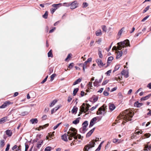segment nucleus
<instances>
[{
  "label": "nucleus",
  "mask_w": 151,
  "mask_h": 151,
  "mask_svg": "<svg viewBox=\"0 0 151 151\" xmlns=\"http://www.w3.org/2000/svg\"><path fill=\"white\" fill-rule=\"evenodd\" d=\"M133 115L134 113L132 111L127 109L121 114L118 117V118L119 117L123 120L122 124H124L127 122L131 120Z\"/></svg>",
  "instance_id": "1"
},
{
  "label": "nucleus",
  "mask_w": 151,
  "mask_h": 151,
  "mask_svg": "<svg viewBox=\"0 0 151 151\" xmlns=\"http://www.w3.org/2000/svg\"><path fill=\"white\" fill-rule=\"evenodd\" d=\"M68 133L70 134L68 137V139L69 140H72L73 138L74 139H77L78 138V139H82L83 137L79 134H77V130L74 128L72 127L70 128L68 132Z\"/></svg>",
  "instance_id": "2"
},
{
  "label": "nucleus",
  "mask_w": 151,
  "mask_h": 151,
  "mask_svg": "<svg viewBox=\"0 0 151 151\" xmlns=\"http://www.w3.org/2000/svg\"><path fill=\"white\" fill-rule=\"evenodd\" d=\"M107 106L105 104H104L102 106L100 107L96 112L97 115H101L105 114L106 113V109Z\"/></svg>",
  "instance_id": "3"
},
{
  "label": "nucleus",
  "mask_w": 151,
  "mask_h": 151,
  "mask_svg": "<svg viewBox=\"0 0 151 151\" xmlns=\"http://www.w3.org/2000/svg\"><path fill=\"white\" fill-rule=\"evenodd\" d=\"M95 144V142H94V140H92L88 145L85 146L83 149L84 151H88L90 148L94 146Z\"/></svg>",
  "instance_id": "4"
},
{
  "label": "nucleus",
  "mask_w": 151,
  "mask_h": 151,
  "mask_svg": "<svg viewBox=\"0 0 151 151\" xmlns=\"http://www.w3.org/2000/svg\"><path fill=\"white\" fill-rule=\"evenodd\" d=\"M118 43H120V47L122 48V47L124 48L130 46L129 41L127 40H125L123 42H118Z\"/></svg>",
  "instance_id": "5"
},
{
  "label": "nucleus",
  "mask_w": 151,
  "mask_h": 151,
  "mask_svg": "<svg viewBox=\"0 0 151 151\" xmlns=\"http://www.w3.org/2000/svg\"><path fill=\"white\" fill-rule=\"evenodd\" d=\"M92 82L90 81L89 82L87 85V89L86 91L87 92H89L92 91L93 90L94 88L92 85Z\"/></svg>",
  "instance_id": "6"
},
{
  "label": "nucleus",
  "mask_w": 151,
  "mask_h": 151,
  "mask_svg": "<svg viewBox=\"0 0 151 151\" xmlns=\"http://www.w3.org/2000/svg\"><path fill=\"white\" fill-rule=\"evenodd\" d=\"M61 4L59 3L58 4H53L52 5V6L53 7V8H52L50 9V12L51 13L53 14L54 12L55 11V10L57 9L58 8V6L59 5H61Z\"/></svg>",
  "instance_id": "7"
},
{
  "label": "nucleus",
  "mask_w": 151,
  "mask_h": 151,
  "mask_svg": "<svg viewBox=\"0 0 151 151\" xmlns=\"http://www.w3.org/2000/svg\"><path fill=\"white\" fill-rule=\"evenodd\" d=\"M96 61L98 66L100 67H103L105 65V64L104 63L102 62V60L100 59H97Z\"/></svg>",
  "instance_id": "8"
},
{
  "label": "nucleus",
  "mask_w": 151,
  "mask_h": 151,
  "mask_svg": "<svg viewBox=\"0 0 151 151\" xmlns=\"http://www.w3.org/2000/svg\"><path fill=\"white\" fill-rule=\"evenodd\" d=\"M78 4L76 1L73 2L70 4V8L71 9H74L77 7Z\"/></svg>",
  "instance_id": "9"
},
{
  "label": "nucleus",
  "mask_w": 151,
  "mask_h": 151,
  "mask_svg": "<svg viewBox=\"0 0 151 151\" xmlns=\"http://www.w3.org/2000/svg\"><path fill=\"white\" fill-rule=\"evenodd\" d=\"M69 134H68V133L67 134H65L62 136L61 138L64 141H68V137L69 136Z\"/></svg>",
  "instance_id": "10"
},
{
  "label": "nucleus",
  "mask_w": 151,
  "mask_h": 151,
  "mask_svg": "<svg viewBox=\"0 0 151 151\" xmlns=\"http://www.w3.org/2000/svg\"><path fill=\"white\" fill-rule=\"evenodd\" d=\"M12 104V103H11V102L9 101H6L5 102L3 105L0 106V108L1 109L4 108L7 106Z\"/></svg>",
  "instance_id": "11"
},
{
  "label": "nucleus",
  "mask_w": 151,
  "mask_h": 151,
  "mask_svg": "<svg viewBox=\"0 0 151 151\" xmlns=\"http://www.w3.org/2000/svg\"><path fill=\"white\" fill-rule=\"evenodd\" d=\"M122 75L124 76L125 77L127 78L129 77V72L128 70H123L121 73Z\"/></svg>",
  "instance_id": "12"
},
{
  "label": "nucleus",
  "mask_w": 151,
  "mask_h": 151,
  "mask_svg": "<svg viewBox=\"0 0 151 151\" xmlns=\"http://www.w3.org/2000/svg\"><path fill=\"white\" fill-rule=\"evenodd\" d=\"M116 58L117 59H119L120 58L122 55V51H116Z\"/></svg>",
  "instance_id": "13"
},
{
  "label": "nucleus",
  "mask_w": 151,
  "mask_h": 151,
  "mask_svg": "<svg viewBox=\"0 0 151 151\" xmlns=\"http://www.w3.org/2000/svg\"><path fill=\"white\" fill-rule=\"evenodd\" d=\"M97 120L96 117H95L93 118L91 120L90 124L89 125L90 127L93 126L94 124L95 123Z\"/></svg>",
  "instance_id": "14"
},
{
  "label": "nucleus",
  "mask_w": 151,
  "mask_h": 151,
  "mask_svg": "<svg viewBox=\"0 0 151 151\" xmlns=\"http://www.w3.org/2000/svg\"><path fill=\"white\" fill-rule=\"evenodd\" d=\"M114 57L113 56H110L108 58L107 62V66L106 67L109 66V64L111 63L114 59Z\"/></svg>",
  "instance_id": "15"
},
{
  "label": "nucleus",
  "mask_w": 151,
  "mask_h": 151,
  "mask_svg": "<svg viewBox=\"0 0 151 151\" xmlns=\"http://www.w3.org/2000/svg\"><path fill=\"white\" fill-rule=\"evenodd\" d=\"M80 142V141H79L77 139H74L73 141L70 143V145L71 146L76 145L77 144H78Z\"/></svg>",
  "instance_id": "16"
},
{
  "label": "nucleus",
  "mask_w": 151,
  "mask_h": 151,
  "mask_svg": "<svg viewBox=\"0 0 151 151\" xmlns=\"http://www.w3.org/2000/svg\"><path fill=\"white\" fill-rule=\"evenodd\" d=\"M120 43H118L117 44V47L114 46L112 48V50H116L117 51V50H120L122 49V48L120 47Z\"/></svg>",
  "instance_id": "17"
},
{
  "label": "nucleus",
  "mask_w": 151,
  "mask_h": 151,
  "mask_svg": "<svg viewBox=\"0 0 151 151\" xmlns=\"http://www.w3.org/2000/svg\"><path fill=\"white\" fill-rule=\"evenodd\" d=\"M88 125V122L85 121L82 124L83 129L84 131L86 130V128Z\"/></svg>",
  "instance_id": "18"
},
{
  "label": "nucleus",
  "mask_w": 151,
  "mask_h": 151,
  "mask_svg": "<svg viewBox=\"0 0 151 151\" xmlns=\"http://www.w3.org/2000/svg\"><path fill=\"white\" fill-rule=\"evenodd\" d=\"M115 108L116 106L114 104L111 103H110L109 104V108L111 111H113L115 109Z\"/></svg>",
  "instance_id": "19"
},
{
  "label": "nucleus",
  "mask_w": 151,
  "mask_h": 151,
  "mask_svg": "<svg viewBox=\"0 0 151 151\" xmlns=\"http://www.w3.org/2000/svg\"><path fill=\"white\" fill-rule=\"evenodd\" d=\"M85 106H86V104H83L81 106V111L82 112H84V113H86L85 111Z\"/></svg>",
  "instance_id": "20"
},
{
  "label": "nucleus",
  "mask_w": 151,
  "mask_h": 151,
  "mask_svg": "<svg viewBox=\"0 0 151 151\" xmlns=\"http://www.w3.org/2000/svg\"><path fill=\"white\" fill-rule=\"evenodd\" d=\"M143 105L142 103H139L138 101H137L135 102L134 104V106L136 107H140L141 106H142Z\"/></svg>",
  "instance_id": "21"
},
{
  "label": "nucleus",
  "mask_w": 151,
  "mask_h": 151,
  "mask_svg": "<svg viewBox=\"0 0 151 151\" xmlns=\"http://www.w3.org/2000/svg\"><path fill=\"white\" fill-rule=\"evenodd\" d=\"M95 128H93V129L91 130L90 131H89L87 134L86 137H89L93 133L94 130Z\"/></svg>",
  "instance_id": "22"
},
{
  "label": "nucleus",
  "mask_w": 151,
  "mask_h": 151,
  "mask_svg": "<svg viewBox=\"0 0 151 151\" xmlns=\"http://www.w3.org/2000/svg\"><path fill=\"white\" fill-rule=\"evenodd\" d=\"M43 143V141L42 140H40L38 142H37V147L39 148L41 147V145Z\"/></svg>",
  "instance_id": "23"
},
{
  "label": "nucleus",
  "mask_w": 151,
  "mask_h": 151,
  "mask_svg": "<svg viewBox=\"0 0 151 151\" xmlns=\"http://www.w3.org/2000/svg\"><path fill=\"white\" fill-rule=\"evenodd\" d=\"M30 122L32 124L34 123H37L38 122V120L37 118L32 119L30 120Z\"/></svg>",
  "instance_id": "24"
},
{
  "label": "nucleus",
  "mask_w": 151,
  "mask_h": 151,
  "mask_svg": "<svg viewBox=\"0 0 151 151\" xmlns=\"http://www.w3.org/2000/svg\"><path fill=\"white\" fill-rule=\"evenodd\" d=\"M5 145L4 141V140H1L0 141V148H2L4 147Z\"/></svg>",
  "instance_id": "25"
},
{
  "label": "nucleus",
  "mask_w": 151,
  "mask_h": 151,
  "mask_svg": "<svg viewBox=\"0 0 151 151\" xmlns=\"http://www.w3.org/2000/svg\"><path fill=\"white\" fill-rule=\"evenodd\" d=\"M96 35L97 36H100L102 35L101 31L100 29H99L96 32Z\"/></svg>",
  "instance_id": "26"
},
{
  "label": "nucleus",
  "mask_w": 151,
  "mask_h": 151,
  "mask_svg": "<svg viewBox=\"0 0 151 151\" xmlns=\"http://www.w3.org/2000/svg\"><path fill=\"white\" fill-rule=\"evenodd\" d=\"M78 108L76 107H74L71 110V112L73 114H75L77 111Z\"/></svg>",
  "instance_id": "27"
},
{
  "label": "nucleus",
  "mask_w": 151,
  "mask_h": 151,
  "mask_svg": "<svg viewBox=\"0 0 151 151\" xmlns=\"http://www.w3.org/2000/svg\"><path fill=\"white\" fill-rule=\"evenodd\" d=\"M81 79L80 78L78 79L76 81H75L73 84V85H75L78 83L80 82L81 81Z\"/></svg>",
  "instance_id": "28"
},
{
  "label": "nucleus",
  "mask_w": 151,
  "mask_h": 151,
  "mask_svg": "<svg viewBox=\"0 0 151 151\" xmlns=\"http://www.w3.org/2000/svg\"><path fill=\"white\" fill-rule=\"evenodd\" d=\"M6 134L7 135L9 136H10L12 134V132L10 130H7L6 131Z\"/></svg>",
  "instance_id": "29"
},
{
  "label": "nucleus",
  "mask_w": 151,
  "mask_h": 151,
  "mask_svg": "<svg viewBox=\"0 0 151 151\" xmlns=\"http://www.w3.org/2000/svg\"><path fill=\"white\" fill-rule=\"evenodd\" d=\"M78 90L79 89L78 88H76L74 90L73 92V96H75L76 95Z\"/></svg>",
  "instance_id": "30"
},
{
  "label": "nucleus",
  "mask_w": 151,
  "mask_h": 151,
  "mask_svg": "<svg viewBox=\"0 0 151 151\" xmlns=\"http://www.w3.org/2000/svg\"><path fill=\"white\" fill-rule=\"evenodd\" d=\"M57 101L56 100H54L50 105V107H52L56 103Z\"/></svg>",
  "instance_id": "31"
},
{
  "label": "nucleus",
  "mask_w": 151,
  "mask_h": 151,
  "mask_svg": "<svg viewBox=\"0 0 151 151\" xmlns=\"http://www.w3.org/2000/svg\"><path fill=\"white\" fill-rule=\"evenodd\" d=\"M47 55L48 57H50L52 58L53 57V55L52 53V50H50L48 53Z\"/></svg>",
  "instance_id": "32"
},
{
  "label": "nucleus",
  "mask_w": 151,
  "mask_h": 151,
  "mask_svg": "<svg viewBox=\"0 0 151 151\" xmlns=\"http://www.w3.org/2000/svg\"><path fill=\"white\" fill-rule=\"evenodd\" d=\"M60 106H58L57 107H56L54 108L51 111V114H52L53 113L56 111L59 108Z\"/></svg>",
  "instance_id": "33"
},
{
  "label": "nucleus",
  "mask_w": 151,
  "mask_h": 151,
  "mask_svg": "<svg viewBox=\"0 0 151 151\" xmlns=\"http://www.w3.org/2000/svg\"><path fill=\"white\" fill-rule=\"evenodd\" d=\"M86 106H85V111L86 112L88 111L89 109V108L90 106L88 104H86Z\"/></svg>",
  "instance_id": "34"
},
{
  "label": "nucleus",
  "mask_w": 151,
  "mask_h": 151,
  "mask_svg": "<svg viewBox=\"0 0 151 151\" xmlns=\"http://www.w3.org/2000/svg\"><path fill=\"white\" fill-rule=\"evenodd\" d=\"M93 100L94 102H95L97 101L98 99V96H93Z\"/></svg>",
  "instance_id": "35"
},
{
  "label": "nucleus",
  "mask_w": 151,
  "mask_h": 151,
  "mask_svg": "<svg viewBox=\"0 0 151 151\" xmlns=\"http://www.w3.org/2000/svg\"><path fill=\"white\" fill-rule=\"evenodd\" d=\"M6 117H4L2 119H1L0 120V123H4L6 121Z\"/></svg>",
  "instance_id": "36"
},
{
  "label": "nucleus",
  "mask_w": 151,
  "mask_h": 151,
  "mask_svg": "<svg viewBox=\"0 0 151 151\" xmlns=\"http://www.w3.org/2000/svg\"><path fill=\"white\" fill-rule=\"evenodd\" d=\"M119 139H114L113 140V142L114 143H116L118 142V143H120V142L119 141Z\"/></svg>",
  "instance_id": "37"
},
{
  "label": "nucleus",
  "mask_w": 151,
  "mask_h": 151,
  "mask_svg": "<svg viewBox=\"0 0 151 151\" xmlns=\"http://www.w3.org/2000/svg\"><path fill=\"white\" fill-rule=\"evenodd\" d=\"M47 16L48 12L47 11H46L45 14L43 15V17L45 19H47Z\"/></svg>",
  "instance_id": "38"
},
{
  "label": "nucleus",
  "mask_w": 151,
  "mask_h": 151,
  "mask_svg": "<svg viewBox=\"0 0 151 151\" xmlns=\"http://www.w3.org/2000/svg\"><path fill=\"white\" fill-rule=\"evenodd\" d=\"M72 55L71 54H69L67 58L65 59V60L66 61L68 60H70L71 58Z\"/></svg>",
  "instance_id": "39"
},
{
  "label": "nucleus",
  "mask_w": 151,
  "mask_h": 151,
  "mask_svg": "<svg viewBox=\"0 0 151 151\" xmlns=\"http://www.w3.org/2000/svg\"><path fill=\"white\" fill-rule=\"evenodd\" d=\"M79 122V120L78 119H76L73 122V123L74 124H76Z\"/></svg>",
  "instance_id": "40"
},
{
  "label": "nucleus",
  "mask_w": 151,
  "mask_h": 151,
  "mask_svg": "<svg viewBox=\"0 0 151 151\" xmlns=\"http://www.w3.org/2000/svg\"><path fill=\"white\" fill-rule=\"evenodd\" d=\"M56 75L55 74H52L50 76L51 80L52 81L54 79L55 77L56 76Z\"/></svg>",
  "instance_id": "41"
},
{
  "label": "nucleus",
  "mask_w": 151,
  "mask_h": 151,
  "mask_svg": "<svg viewBox=\"0 0 151 151\" xmlns=\"http://www.w3.org/2000/svg\"><path fill=\"white\" fill-rule=\"evenodd\" d=\"M109 81L108 80H106L104 81L102 83V85L103 86L105 85Z\"/></svg>",
  "instance_id": "42"
},
{
  "label": "nucleus",
  "mask_w": 151,
  "mask_h": 151,
  "mask_svg": "<svg viewBox=\"0 0 151 151\" xmlns=\"http://www.w3.org/2000/svg\"><path fill=\"white\" fill-rule=\"evenodd\" d=\"M51 149V147H47L45 150L44 151H50Z\"/></svg>",
  "instance_id": "43"
},
{
  "label": "nucleus",
  "mask_w": 151,
  "mask_h": 151,
  "mask_svg": "<svg viewBox=\"0 0 151 151\" xmlns=\"http://www.w3.org/2000/svg\"><path fill=\"white\" fill-rule=\"evenodd\" d=\"M103 142H101L99 146V147L96 150V151H99L101 149V145L102 144Z\"/></svg>",
  "instance_id": "44"
},
{
  "label": "nucleus",
  "mask_w": 151,
  "mask_h": 151,
  "mask_svg": "<svg viewBox=\"0 0 151 151\" xmlns=\"http://www.w3.org/2000/svg\"><path fill=\"white\" fill-rule=\"evenodd\" d=\"M150 96H145L144 97H143L142 98H141V99L142 100H145L148 99V98Z\"/></svg>",
  "instance_id": "45"
},
{
  "label": "nucleus",
  "mask_w": 151,
  "mask_h": 151,
  "mask_svg": "<svg viewBox=\"0 0 151 151\" xmlns=\"http://www.w3.org/2000/svg\"><path fill=\"white\" fill-rule=\"evenodd\" d=\"M93 84L94 86H96L98 85L99 82L97 80H96L95 81L93 82Z\"/></svg>",
  "instance_id": "46"
},
{
  "label": "nucleus",
  "mask_w": 151,
  "mask_h": 151,
  "mask_svg": "<svg viewBox=\"0 0 151 151\" xmlns=\"http://www.w3.org/2000/svg\"><path fill=\"white\" fill-rule=\"evenodd\" d=\"M150 133H146L144 135L145 138H147L150 136Z\"/></svg>",
  "instance_id": "47"
},
{
  "label": "nucleus",
  "mask_w": 151,
  "mask_h": 151,
  "mask_svg": "<svg viewBox=\"0 0 151 151\" xmlns=\"http://www.w3.org/2000/svg\"><path fill=\"white\" fill-rule=\"evenodd\" d=\"M10 145L9 144H8L7 145L5 149V151H8L9 150Z\"/></svg>",
  "instance_id": "48"
},
{
  "label": "nucleus",
  "mask_w": 151,
  "mask_h": 151,
  "mask_svg": "<svg viewBox=\"0 0 151 151\" xmlns=\"http://www.w3.org/2000/svg\"><path fill=\"white\" fill-rule=\"evenodd\" d=\"M99 55L100 58H103V55L101 53V52L100 51H99Z\"/></svg>",
  "instance_id": "49"
},
{
  "label": "nucleus",
  "mask_w": 151,
  "mask_h": 151,
  "mask_svg": "<svg viewBox=\"0 0 151 151\" xmlns=\"http://www.w3.org/2000/svg\"><path fill=\"white\" fill-rule=\"evenodd\" d=\"M150 6H148L145 8V9L143 11V13H145L149 9Z\"/></svg>",
  "instance_id": "50"
},
{
  "label": "nucleus",
  "mask_w": 151,
  "mask_h": 151,
  "mask_svg": "<svg viewBox=\"0 0 151 151\" xmlns=\"http://www.w3.org/2000/svg\"><path fill=\"white\" fill-rule=\"evenodd\" d=\"M111 72V70H110L108 71L106 73V74L107 76H109L110 73Z\"/></svg>",
  "instance_id": "51"
},
{
  "label": "nucleus",
  "mask_w": 151,
  "mask_h": 151,
  "mask_svg": "<svg viewBox=\"0 0 151 151\" xmlns=\"http://www.w3.org/2000/svg\"><path fill=\"white\" fill-rule=\"evenodd\" d=\"M63 4L64 6L67 7H68L70 6V4L66 3H64Z\"/></svg>",
  "instance_id": "52"
},
{
  "label": "nucleus",
  "mask_w": 151,
  "mask_h": 151,
  "mask_svg": "<svg viewBox=\"0 0 151 151\" xmlns=\"http://www.w3.org/2000/svg\"><path fill=\"white\" fill-rule=\"evenodd\" d=\"M149 17V16H147L146 17H145L142 20V22H144L145 20H146Z\"/></svg>",
  "instance_id": "53"
},
{
  "label": "nucleus",
  "mask_w": 151,
  "mask_h": 151,
  "mask_svg": "<svg viewBox=\"0 0 151 151\" xmlns=\"http://www.w3.org/2000/svg\"><path fill=\"white\" fill-rule=\"evenodd\" d=\"M54 132H53L52 134H51V133L49 134V136L50 138H52L53 136H54Z\"/></svg>",
  "instance_id": "54"
},
{
  "label": "nucleus",
  "mask_w": 151,
  "mask_h": 151,
  "mask_svg": "<svg viewBox=\"0 0 151 151\" xmlns=\"http://www.w3.org/2000/svg\"><path fill=\"white\" fill-rule=\"evenodd\" d=\"M104 94L105 96H108L109 95V93L106 91H104Z\"/></svg>",
  "instance_id": "55"
},
{
  "label": "nucleus",
  "mask_w": 151,
  "mask_h": 151,
  "mask_svg": "<svg viewBox=\"0 0 151 151\" xmlns=\"http://www.w3.org/2000/svg\"><path fill=\"white\" fill-rule=\"evenodd\" d=\"M124 29V28H122L119 31V32H118V35H121L122 33V32H123V30Z\"/></svg>",
  "instance_id": "56"
},
{
  "label": "nucleus",
  "mask_w": 151,
  "mask_h": 151,
  "mask_svg": "<svg viewBox=\"0 0 151 151\" xmlns=\"http://www.w3.org/2000/svg\"><path fill=\"white\" fill-rule=\"evenodd\" d=\"M142 131H137V132H135L134 134H135V135H136V134H139V133H140V134H142Z\"/></svg>",
  "instance_id": "57"
},
{
  "label": "nucleus",
  "mask_w": 151,
  "mask_h": 151,
  "mask_svg": "<svg viewBox=\"0 0 151 151\" xmlns=\"http://www.w3.org/2000/svg\"><path fill=\"white\" fill-rule=\"evenodd\" d=\"M92 59L91 58H89L88 59V60L85 62L84 63H85L86 64L87 63L89 62H91V61Z\"/></svg>",
  "instance_id": "58"
},
{
  "label": "nucleus",
  "mask_w": 151,
  "mask_h": 151,
  "mask_svg": "<svg viewBox=\"0 0 151 151\" xmlns=\"http://www.w3.org/2000/svg\"><path fill=\"white\" fill-rule=\"evenodd\" d=\"M102 28L103 31L106 32V26L103 25L102 27Z\"/></svg>",
  "instance_id": "59"
},
{
  "label": "nucleus",
  "mask_w": 151,
  "mask_h": 151,
  "mask_svg": "<svg viewBox=\"0 0 151 151\" xmlns=\"http://www.w3.org/2000/svg\"><path fill=\"white\" fill-rule=\"evenodd\" d=\"M83 7H85L88 6V4L86 2H84L83 4Z\"/></svg>",
  "instance_id": "60"
},
{
  "label": "nucleus",
  "mask_w": 151,
  "mask_h": 151,
  "mask_svg": "<svg viewBox=\"0 0 151 151\" xmlns=\"http://www.w3.org/2000/svg\"><path fill=\"white\" fill-rule=\"evenodd\" d=\"M114 79L115 80H116L117 81H119L121 80V78L119 77H115L114 78Z\"/></svg>",
  "instance_id": "61"
},
{
  "label": "nucleus",
  "mask_w": 151,
  "mask_h": 151,
  "mask_svg": "<svg viewBox=\"0 0 151 151\" xmlns=\"http://www.w3.org/2000/svg\"><path fill=\"white\" fill-rule=\"evenodd\" d=\"M74 64L73 63H71L68 66V68H71L73 67V66Z\"/></svg>",
  "instance_id": "62"
},
{
  "label": "nucleus",
  "mask_w": 151,
  "mask_h": 151,
  "mask_svg": "<svg viewBox=\"0 0 151 151\" xmlns=\"http://www.w3.org/2000/svg\"><path fill=\"white\" fill-rule=\"evenodd\" d=\"M48 76H47L45 79L41 83H44L47 80V79L48 78Z\"/></svg>",
  "instance_id": "63"
},
{
  "label": "nucleus",
  "mask_w": 151,
  "mask_h": 151,
  "mask_svg": "<svg viewBox=\"0 0 151 151\" xmlns=\"http://www.w3.org/2000/svg\"><path fill=\"white\" fill-rule=\"evenodd\" d=\"M147 110L149 111V112L147 113V115H148L151 116V110H150L149 109H148Z\"/></svg>",
  "instance_id": "64"
}]
</instances>
